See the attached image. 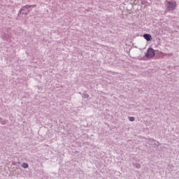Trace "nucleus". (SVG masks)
<instances>
[{
  "mask_svg": "<svg viewBox=\"0 0 179 179\" xmlns=\"http://www.w3.org/2000/svg\"><path fill=\"white\" fill-rule=\"evenodd\" d=\"M143 37L147 41H150L152 40V35L148 34H145L143 35Z\"/></svg>",
  "mask_w": 179,
  "mask_h": 179,
  "instance_id": "7ed1b4c3",
  "label": "nucleus"
},
{
  "mask_svg": "<svg viewBox=\"0 0 179 179\" xmlns=\"http://www.w3.org/2000/svg\"><path fill=\"white\" fill-rule=\"evenodd\" d=\"M129 121H135V117H129Z\"/></svg>",
  "mask_w": 179,
  "mask_h": 179,
  "instance_id": "39448f33",
  "label": "nucleus"
},
{
  "mask_svg": "<svg viewBox=\"0 0 179 179\" xmlns=\"http://www.w3.org/2000/svg\"><path fill=\"white\" fill-rule=\"evenodd\" d=\"M166 9L168 10H174L177 5L174 1H167L166 3Z\"/></svg>",
  "mask_w": 179,
  "mask_h": 179,
  "instance_id": "f257e3e1",
  "label": "nucleus"
},
{
  "mask_svg": "<svg viewBox=\"0 0 179 179\" xmlns=\"http://www.w3.org/2000/svg\"><path fill=\"white\" fill-rule=\"evenodd\" d=\"M147 58H153L155 57V50L152 48H149L145 55Z\"/></svg>",
  "mask_w": 179,
  "mask_h": 179,
  "instance_id": "f03ea898",
  "label": "nucleus"
},
{
  "mask_svg": "<svg viewBox=\"0 0 179 179\" xmlns=\"http://www.w3.org/2000/svg\"><path fill=\"white\" fill-rule=\"evenodd\" d=\"M22 167L24 169H27V167H29V164H26V163H24L22 164Z\"/></svg>",
  "mask_w": 179,
  "mask_h": 179,
  "instance_id": "20e7f679",
  "label": "nucleus"
}]
</instances>
